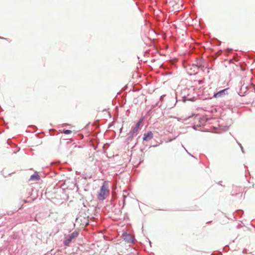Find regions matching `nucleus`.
<instances>
[{"mask_svg":"<svg viewBox=\"0 0 255 255\" xmlns=\"http://www.w3.org/2000/svg\"><path fill=\"white\" fill-rule=\"evenodd\" d=\"M227 90H228V89H225L222 90L215 93L214 94L213 97L214 98H216L222 97L223 96L225 95L226 92L227 91Z\"/></svg>","mask_w":255,"mask_h":255,"instance_id":"nucleus-6","label":"nucleus"},{"mask_svg":"<svg viewBox=\"0 0 255 255\" xmlns=\"http://www.w3.org/2000/svg\"><path fill=\"white\" fill-rule=\"evenodd\" d=\"M203 60L202 59L199 60L198 61H197V64L198 65H199V66H201V63H202V62Z\"/></svg>","mask_w":255,"mask_h":255,"instance_id":"nucleus-12","label":"nucleus"},{"mask_svg":"<svg viewBox=\"0 0 255 255\" xmlns=\"http://www.w3.org/2000/svg\"><path fill=\"white\" fill-rule=\"evenodd\" d=\"M105 184L106 182H104L101 187L100 192L98 194V198L100 200H103L106 198L105 193L108 187Z\"/></svg>","mask_w":255,"mask_h":255,"instance_id":"nucleus-1","label":"nucleus"},{"mask_svg":"<svg viewBox=\"0 0 255 255\" xmlns=\"http://www.w3.org/2000/svg\"><path fill=\"white\" fill-rule=\"evenodd\" d=\"M142 122V119H140L138 121V122L135 125V126L132 127L136 129L137 130H138L139 129V126Z\"/></svg>","mask_w":255,"mask_h":255,"instance_id":"nucleus-9","label":"nucleus"},{"mask_svg":"<svg viewBox=\"0 0 255 255\" xmlns=\"http://www.w3.org/2000/svg\"><path fill=\"white\" fill-rule=\"evenodd\" d=\"M122 129H123V128H122L120 129V132H122Z\"/></svg>","mask_w":255,"mask_h":255,"instance_id":"nucleus-15","label":"nucleus"},{"mask_svg":"<svg viewBox=\"0 0 255 255\" xmlns=\"http://www.w3.org/2000/svg\"><path fill=\"white\" fill-rule=\"evenodd\" d=\"M138 130L132 127L130 131H129V133L128 134V136L127 137V141H131L132 139V138L137 135V132Z\"/></svg>","mask_w":255,"mask_h":255,"instance_id":"nucleus-4","label":"nucleus"},{"mask_svg":"<svg viewBox=\"0 0 255 255\" xmlns=\"http://www.w3.org/2000/svg\"><path fill=\"white\" fill-rule=\"evenodd\" d=\"M0 39H4V40H7V38H4V37H0Z\"/></svg>","mask_w":255,"mask_h":255,"instance_id":"nucleus-13","label":"nucleus"},{"mask_svg":"<svg viewBox=\"0 0 255 255\" xmlns=\"http://www.w3.org/2000/svg\"><path fill=\"white\" fill-rule=\"evenodd\" d=\"M122 237L123 238L125 242L128 243H132L134 242L133 237L129 234L127 232H124L122 234Z\"/></svg>","mask_w":255,"mask_h":255,"instance_id":"nucleus-3","label":"nucleus"},{"mask_svg":"<svg viewBox=\"0 0 255 255\" xmlns=\"http://www.w3.org/2000/svg\"><path fill=\"white\" fill-rule=\"evenodd\" d=\"M63 133L68 134L72 133V131L70 129H65L63 131Z\"/></svg>","mask_w":255,"mask_h":255,"instance_id":"nucleus-10","label":"nucleus"},{"mask_svg":"<svg viewBox=\"0 0 255 255\" xmlns=\"http://www.w3.org/2000/svg\"><path fill=\"white\" fill-rule=\"evenodd\" d=\"M153 138V133L152 131H148L147 133H145L143 134V140L145 141H148L151 139Z\"/></svg>","mask_w":255,"mask_h":255,"instance_id":"nucleus-5","label":"nucleus"},{"mask_svg":"<svg viewBox=\"0 0 255 255\" xmlns=\"http://www.w3.org/2000/svg\"><path fill=\"white\" fill-rule=\"evenodd\" d=\"M78 235V233L77 232H74L71 234L67 235L63 241V244L65 246H68L69 244L71 242L72 240L76 238Z\"/></svg>","mask_w":255,"mask_h":255,"instance_id":"nucleus-2","label":"nucleus"},{"mask_svg":"<svg viewBox=\"0 0 255 255\" xmlns=\"http://www.w3.org/2000/svg\"><path fill=\"white\" fill-rule=\"evenodd\" d=\"M189 154H190L192 157H193L195 158V157L193 155H191L190 153H189Z\"/></svg>","mask_w":255,"mask_h":255,"instance_id":"nucleus-14","label":"nucleus"},{"mask_svg":"<svg viewBox=\"0 0 255 255\" xmlns=\"http://www.w3.org/2000/svg\"><path fill=\"white\" fill-rule=\"evenodd\" d=\"M238 145L240 146V147H241V150L242 151L243 153H245V151H244V148H243V147L242 146V144L240 143H239L238 141H237Z\"/></svg>","mask_w":255,"mask_h":255,"instance_id":"nucleus-11","label":"nucleus"},{"mask_svg":"<svg viewBox=\"0 0 255 255\" xmlns=\"http://www.w3.org/2000/svg\"><path fill=\"white\" fill-rule=\"evenodd\" d=\"M228 50L230 51V50H231V49H228Z\"/></svg>","mask_w":255,"mask_h":255,"instance_id":"nucleus-17","label":"nucleus"},{"mask_svg":"<svg viewBox=\"0 0 255 255\" xmlns=\"http://www.w3.org/2000/svg\"><path fill=\"white\" fill-rule=\"evenodd\" d=\"M124 205H125V201H124V202H123V207L124 206Z\"/></svg>","mask_w":255,"mask_h":255,"instance_id":"nucleus-16","label":"nucleus"},{"mask_svg":"<svg viewBox=\"0 0 255 255\" xmlns=\"http://www.w3.org/2000/svg\"><path fill=\"white\" fill-rule=\"evenodd\" d=\"M142 122V119H140L138 121V122L135 125V126L132 127L136 129L137 130H138L139 129V126Z\"/></svg>","mask_w":255,"mask_h":255,"instance_id":"nucleus-8","label":"nucleus"},{"mask_svg":"<svg viewBox=\"0 0 255 255\" xmlns=\"http://www.w3.org/2000/svg\"><path fill=\"white\" fill-rule=\"evenodd\" d=\"M30 180L38 181L40 179V176L37 174H32L30 178Z\"/></svg>","mask_w":255,"mask_h":255,"instance_id":"nucleus-7","label":"nucleus"}]
</instances>
